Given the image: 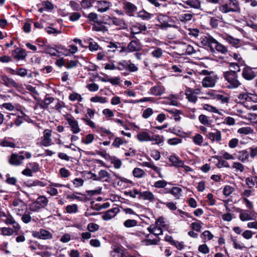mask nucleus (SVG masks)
Returning <instances> with one entry per match:
<instances>
[{"instance_id": "obj_5", "label": "nucleus", "mask_w": 257, "mask_h": 257, "mask_svg": "<svg viewBox=\"0 0 257 257\" xmlns=\"http://www.w3.org/2000/svg\"><path fill=\"white\" fill-rule=\"evenodd\" d=\"M241 76L244 79L250 81L253 80L256 76V73L253 70L252 68L246 66L242 70Z\"/></svg>"}, {"instance_id": "obj_13", "label": "nucleus", "mask_w": 257, "mask_h": 257, "mask_svg": "<svg viewBox=\"0 0 257 257\" xmlns=\"http://www.w3.org/2000/svg\"><path fill=\"white\" fill-rule=\"evenodd\" d=\"M98 7V12L100 13H104L109 10L111 6L110 3L105 1H98L97 2Z\"/></svg>"}, {"instance_id": "obj_40", "label": "nucleus", "mask_w": 257, "mask_h": 257, "mask_svg": "<svg viewBox=\"0 0 257 257\" xmlns=\"http://www.w3.org/2000/svg\"><path fill=\"white\" fill-rule=\"evenodd\" d=\"M84 15L89 20V21L99 24L98 15L95 13H90L87 16Z\"/></svg>"}, {"instance_id": "obj_42", "label": "nucleus", "mask_w": 257, "mask_h": 257, "mask_svg": "<svg viewBox=\"0 0 257 257\" xmlns=\"http://www.w3.org/2000/svg\"><path fill=\"white\" fill-rule=\"evenodd\" d=\"M193 17L191 14H182L179 16V19L182 22H187L190 21Z\"/></svg>"}, {"instance_id": "obj_21", "label": "nucleus", "mask_w": 257, "mask_h": 257, "mask_svg": "<svg viewBox=\"0 0 257 257\" xmlns=\"http://www.w3.org/2000/svg\"><path fill=\"white\" fill-rule=\"evenodd\" d=\"M112 24L119 27L120 29H124L127 28V25L125 22L120 19L116 17L109 18Z\"/></svg>"}, {"instance_id": "obj_31", "label": "nucleus", "mask_w": 257, "mask_h": 257, "mask_svg": "<svg viewBox=\"0 0 257 257\" xmlns=\"http://www.w3.org/2000/svg\"><path fill=\"white\" fill-rule=\"evenodd\" d=\"M199 121L203 124L205 125H210L211 124L212 121L209 117L204 114H201L198 117Z\"/></svg>"}, {"instance_id": "obj_15", "label": "nucleus", "mask_w": 257, "mask_h": 257, "mask_svg": "<svg viewBox=\"0 0 257 257\" xmlns=\"http://www.w3.org/2000/svg\"><path fill=\"white\" fill-rule=\"evenodd\" d=\"M119 209L117 207L111 208L106 211L102 216V219L104 220H108L114 217L119 212Z\"/></svg>"}, {"instance_id": "obj_2", "label": "nucleus", "mask_w": 257, "mask_h": 257, "mask_svg": "<svg viewBox=\"0 0 257 257\" xmlns=\"http://www.w3.org/2000/svg\"><path fill=\"white\" fill-rule=\"evenodd\" d=\"M223 76L227 82V87L234 89L238 87L241 83L238 79V75L235 71H226L223 72Z\"/></svg>"}, {"instance_id": "obj_39", "label": "nucleus", "mask_w": 257, "mask_h": 257, "mask_svg": "<svg viewBox=\"0 0 257 257\" xmlns=\"http://www.w3.org/2000/svg\"><path fill=\"white\" fill-rule=\"evenodd\" d=\"M237 133L242 135H248L253 133V130L250 127H242L237 130Z\"/></svg>"}, {"instance_id": "obj_44", "label": "nucleus", "mask_w": 257, "mask_h": 257, "mask_svg": "<svg viewBox=\"0 0 257 257\" xmlns=\"http://www.w3.org/2000/svg\"><path fill=\"white\" fill-rule=\"evenodd\" d=\"M69 99L70 100L72 101L77 100L79 102H81L82 100V97H81V96L76 92H73L70 94L69 96Z\"/></svg>"}, {"instance_id": "obj_3", "label": "nucleus", "mask_w": 257, "mask_h": 257, "mask_svg": "<svg viewBox=\"0 0 257 257\" xmlns=\"http://www.w3.org/2000/svg\"><path fill=\"white\" fill-rule=\"evenodd\" d=\"M219 11L222 14L229 13H236L239 14L241 12L240 8L238 2H228L221 5L219 8Z\"/></svg>"}, {"instance_id": "obj_56", "label": "nucleus", "mask_w": 257, "mask_h": 257, "mask_svg": "<svg viewBox=\"0 0 257 257\" xmlns=\"http://www.w3.org/2000/svg\"><path fill=\"white\" fill-rule=\"evenodd\" d=\"M218 92L214 90H209L206 93V96L203 97L206 99H215Z\"/></svg>"}, {"instance_id": "obj_57", "label": "nucleus", "mask_w": 257, "mask_h": 257, "mask_svg": "<svg viewBox=\"0 0 257 257\" xmlns=\"http://www.w3.org/2000/svg\"><path fill=\"white\" fill-rule=\"evenodd\" d=\"M232 168L233 169H235L236 171H239L240 172H243L244 169V166L239 162H234L233 163Z\"/></svg>"}, {"instance_id": "obj_61", "label": "nucleus", "mask_w": 257, "mask_h": 257, "mask_svg": "<svg viewBox=\"0 0 257 257\" xmlns=\"http://www.w3.org/2000/svg\"><path fill=\"white\" fill-rule=\"evenodd\" d=\"M81 17V14L78 12L72 13L70 14L69 20L72 22L78 20Z\"/></svg>"}, {"instance_id": "obj_35", "label": "nucleus", "mask_w": 257, "mask_h": 257, "mask_svg": "<svg viewBox=\"0 0 257 257\" xmlns=\"http://www.w3.org/2000/svg\"><path fill=\"white\" fill-rule=\"evenodd\" d=\"M224 39L229 44H231L235 47H237L240 43L239 39L234 38L232 36L229 35L226 36L224 38Z\"/></svg>"}, {"instance_id": "obj_50", "label": "nucleus", "mask_w": 257, "mask_h": 257, "mask_svg": "<svg viewBox=\"0 0 257 257\" xmlns=\"http://www.w3.org/2000/svg\"><path fill=\"white\" fill-rule=\"evenodd\" d=\"M234 189L232 187L229 185H226L223 188V193L225 196H228L234 191Z\"/></svg>"}, {"instance_id": "obj_59", "label": "nucleus", "mask_w": 257, "mask_h": 257, "mask_svg": "<svg viewBox=\"0 0 257 257\" xmlns=\"http://www.w3.org/2000/svg\"><path fill=\"white\" fill-rule=\"evenodd\" d=\"M182 140L178 138H174L169 139L167 141V143L170 145H176L182 143Z\"/></svg>"}, {"instance_id": "obj_1", "label": "nucleus", "mask_w": 257, "mask_h": 257, "mask_svg": "<svg viewBox=\"0 0 257 257\" xmlns=\"http://www.w3.org/2000/svg\"><path fill=\"white\" fill-rule=\"evenodd\" d=\"M148 230L152 234L146 236V245L158 244L160 240L158 235L162 234V228L156 225H151Z\"/></svg>"}, {"instance_id": "obj_16", "label": "nucleus", "mask_w": 257, "mask_h": 257, "mask_svg": "<svg viewBox=\"0 0 257 257\" xmlns=\"http://www.w3.org/2000/svg\"><path fill=\"white\" fill-rule=\"evenodd\" d=\"M215 41L211 36H205L201 38V44L204 46H207L210 48V50L213 49V44Z\"/></svg>"}, {"instance_id": "obj_9", "label": "nucleus", "mask_w": 257, "mask_h": 257, "mask_svg": "<svg viewBox=\"0 0 257 257\" xmlns=\"http://www.w3.org/2000/svg\"><path fill=\"white\" fill-rule=\"evenodd\" d=\"M140 46L135 41H131L127 47H123L121 50H118L119 53L130 52L139 50Z\"/></svg>"}, {"instance_id": "obj_23", "label": "nucleus", "mask_w": 257, "mask_h": 257, "mask_svg": "<svg viewBox=\"0 0 257 257\" xmlns=\"http://www.w3.org/2000/svg\"><path fill=\"white\" fill-rule=\"evenodd\" d=\"M249 152L243 150L238 152L237 155L238 159L242 163H246L249 161Z\"/></svg>"}, {"instance_id": "obj_60", "label": "nucleus", "mask_w": 257, "mask_h": 257, "mask_svg": "<svg viewBox=\"0 0 257 257\" xmlns=\"http://www.w3.org/2000/svg\"><path fill=\"white\" fill-rule=\"evenodd\" d=\"M105 27L102 25H101V23L99 21V24L97 25H94L92 26V29L93 31L100 32L104 31L105 30Z\"/></svg>"}, {"instance_id": "obj_18", "label": "nucleus", "mask_w": 257, "mask_h": 257, "mask_svg": "<svg viewBox=\"0 0 257 257\" xmlns=\"http://www.w3.org/2000/svg\"><path fill=\"white\" fill-rule=\"evenodd\" d=\"M230 96L227 94L222 92H218L215 99L222 104H227L230 100Z\"/></svg>"}, {"instance_id": "obj_6", "label": "nucleus", "mask_w": 257, "mask_h": 257, "mask_svg": "<svg viewBox=\"0 0 257 257\" xmlns=\"http://www.w3.org/2000/svg\"><path fill=\"white\" fill-rule=\"evenodd\" d=\"M217 77L215 75H211L205 76L202 80V86L204 87H213L215 86Z\"/></svg>"}, {"instance_id": "obj_26", "label": "nucleus", "mask_w": 257, "mask_h": 257, "mask_svg": "<svg viewBox=\"0 0 257 257\" xmlns=\"http://www.w3.org/2000/svg\"><path fill=\"white\" fill-rule=\"evenodd\" d=\"M146 167H149L153 169L155 171L157 174H158L159 177L161 178H163L164 177L163 175L161 174L160 170L161 169L156 166L154 165V163L152 162H146Z\"/></svg>"}, {"instance_id": "obj_54", "label": "nucleus", "mask_w": 257, "mask_h": 257, "mask_svg": "<svg viewBox=\"0 0 257 257\" xmlns=\"http://www.w3.org/2000/svg\"><path fill=\"white\" fill-rule=\"evenodd\" d=\"M123 224L126 227H132L137 225V221L134 219H127L124 222Z\"/></svg>"}, {"instance_id": "obj_20", "label": "nucleus", "mask_w": 257, "mask_h": 257, "mask_svg": "<svg viewBox=\"0 0 257 257\" xmlns=\"http://www.w3.org/2000/svg\"><path fill=\"white\" fill-rule=\"evenodd\" d=\"M214 48L216 49L217 51L223 54H225L228 51L227 49L225 46L219 43L215 39L213 44V49H211V51L214 52Z\"/></svg>"}, {"instance_id": "obj_27", "label": "nucleus", "mask_w": 257, "mask_h": 257, "mask_svg": "<svg viewBox=\"0 0 257 257\" xmlns=\"http://www.w3.org/2000/svg\"><path fill=\"white\" fill-rule=\"evenodd\" d=\"M54 98L52 97H45L43 101L40 104V107L43 109H46L48 107L50 104L52 103Z\"/></svg>"}, {"instance_id": "obj_10", "label": "nucleus", "mask_w": 257, "mask_h": 257, "mask_svg": "<svg viewBox=\"0 0 257 257\" xmlns=\"http://www.w3.org/2000/svg\"><path fill=\"white\" fill-rule=\"evenodd\" d=\"M24 159V156L12 154L9 159V163L12 165L19 166L23 164Z\"/></svg>"}, {"instance_id": "obj_7", "label": "nucleus", "mask_w": 257, "mask_h": 257, "mask_svg": "<svg viewBox=\"0 0 257 257\" xmlns=\"http://www.w3.org/2000/svg\"><path fill=\"white\" fill-rule=\"evenodd\" d=\"M33 234L34 237L42 239H49L53 237V235L51 233L44 229H41L38 231H35Z\"/></svg>"}, {"instance_id": "obj_62", "label": "nucleus", "mask_w": 257, "mask_h": 257, "mask_svg": "<svg viewBox=\"0 0 257 257\" xmlns=\"http://www.w3.org/2000/svg\"><path fill=\"white\" fill-rule=\"evenodd\" d=\"M198 250L203 254H207L209 253L210 250L206 244H203L199 246Z\"/></svg>"}, {"instance_id": "obj_63", "label": "nucleus", "mask_w": 257, "mask_h": 257, "mask_svg": "<svg viewBox=\"0 0 257 257\" xmlns=\"http://www.w3.org/2000/svg\"><path fill=\"white\" fill-rule=\"evenodd\" d=\"M128 61L126 60H124L122 62H120L118 63L117 66H116L117 69L119 70H127V66Z\"/></svg>"}, {"instance_id": "obj_4", "label": "nucleus", "mask_w": 257, "mask_h": 257, "mask_svg": "<svg viewBox=\"0 0 257 257\" xmlns=\"http://www.w3.org/2000/svg\"><path fill=\"white\" fill-rule=\"evenodd\" d=\"M13 206L15 207L14 210L18 215L21 216L23 214L24 211L27 209L26 204L22 200L20 199H15L13 202Z\"/></svg>"}, {"instance_id": "obj_29", "label": "nucleus", "mask_w": 257, "mask_h": 257, "mask_svg": "<svg viewBox=\"0 0 257 257\" xmlns=\"http://www.w3.org/2000/svg\"><path fill=\"white\" fill-rule=\"evenodd\" d=\"M36 203L39 205L40 207L44 208L48 203V200L45 196H40L36 200Z\"/></svg>"}, {"instance_id": "obj_64", "label": "nucleus", "mask_w": 257, "mask_h": 257, "mask_svg": "<svg viewBox=\"0 0 257 257\" xmlns=\"http://www.w3.org/2000/svg\"><path fill=\"white\" fill-rule=\"evenodd\" d=\"M98 228V225L95 223H90L87 225V229L89 231V232H93L97 230Z\"/></svg>"}, {"instance_id": "obj_17", "label": "nucleus", "mask_w": 257, "mask_h": 257, "mask_svg": "<svg viewBox=\"0 0 257 257\" xmlns=\"http://www.w3.org/2000/svg\"><path fill=\"white\" fill-rule=\"evenodd\" d=\"M207 136L212 142L217 143L220 142L222 139L221 132L218 130H216L215 132H209Z\"/></svg>"}, {"instance_id": "obj_32", "label": "nucleus", "mask_w": 257, "mask_h": 257, "mask_svg": "<svg viewBox=\"0 0 257 257\" xmlns=\"http://www.w3.org/2000/svg\"><path fill=\"white\" fill-rule=\"evenodd\" d=\"M182 190L178 187H173L170 191V193L176 199H179L182 195Z\"/></svg>"}, {"instance_id": "obj_8", "label": "nucleus", "mask_w": 257, "mask_h": 257, "mask_svg": "<svg viewBox=\"0 0 257 257\" xmlns=\"http://www.w3.org/2000/svg\"><path fill=\"white\" fill-rule=\"evenodd\" d=\"M66 119L71 127V131L74 134H77L81 131L78 122L72 116H67Z\"/></svg>"}, {"instance_id": "obj_58", "label": "nucleus", "mask_w": 257, "mask_h": 257, "mask_svg": "<svg viewBox=\"0 0 257 257\" xmlns=\"http://www.w3.org/2000/svg\"><path fill=\"white\" fill-rule=\"evenodd\" d=\"M106 177H108L109 179L110 178L109 173L106 170H101L98 172V178L99 181H101L103 179Z\"/></svg>"}, {"instance_id": "obj_19", "label": "nucleus", "mask_w": 257, "mask_h": 257, "mask_svg": "<svg viewBox=\"0 0 257 257\" xmlns=\"http://www.w3.org/2000/svg\"><path fill=\"white\" fill-rule=\"evenodd\" d=\"M3 83L8 87L13 86L15 88H17L19 86L18 83L12 78H9L6 75L1 76Z\"/></svg>"}, {"instance_id": "obj_47", "label": "nucleus", "mask_w": 257, "mask_h": 257, "mask_svg": "<svg viewBox=\"0 0 257 257\" xmlns=\"http://www.w3.org/2000/svg\"><path fill=\"white\" fill-rule=\"evenodd\" d=\"M1 234L3 235H11L14 231V230L10 227H2L1 228Z\"/></svg>"}, {"instance_id": "obj_53", "label": "nucleus", "mask_w": 257, "mask_h": 257, "mask_svg": "<svg viewBox=\"0 0 257 257\" xmlns=\"http://www.w3.org/2000/svg\"><path fill=\"white\" fill-rule=\"evenodd\" d=\"M21 219L25 223H29L32 220L30 213H27L25 211L24 214L22 215Z\"/></svg>"}, {"instance_id": "obj_45", "label": "nucleus", "mask_w": 257, "mask_h": 257, "mask_svg": "<svg viewBox=\"0 0 257 257\" xmlns=\"http://www.w3.org/2000/svg\"><path fill=\"white\" fill-rule=\"evenodd\" d=\"M66 210L68 213H76L78 211V206L75 204L68 205L66 207Z\"/></svg>"}, {"instance_id": "obj_52", "label": "nucleus", "mask_w": 257, "mask_h": 257, "mask_svg": "<svg viewBox=\"0 0 257 257\" xmlns=\"http://www.w3.org/2000/svg\"><path fill=\"white\" fill-rule=\"evenodd\" d=\"M0 146L3 147L14 148L15 144L11 142H9L6 139H4L0 142Z\"/></svg>"}, {"instance_id": "obj_24", "label": "nucleus", "mask_w": 257, "mask_h": 257, "mask_svg": "<svg viewBox=\"0 0 257 257\" xmlns=\"http://www.w3.org/2000/svg\"><path fill=\"white\" fill-rule=\"evenodd\" d=\"M151 141L154 142L155 144H160L163 143V140L159 135H150L146 133V141Z\"/></svg>"}, {"instance_id": "obj_41", "label": "nucleus", "mask_w": 257, "mask_h": 257, "mask_svg": "<svg viewBox=\"0 0 257 257\" xmlns=\"http://www.w3.org/2000/svg\"><path fill=\"white\" fill-rule=\"evenodd\" d=\"M156 225L161 228H167L168 226L167 222L165 221V219L162 217H159L158 219L156 221Z\"/></svg>"}, {"instance_id": "obj_14", "label": "nucleus", "mask_w": 257, "mask_h": 257, "mask_svg": "<svg viewBox=\"0 0 257 257\" xmlns=\"http://www.w3.org/2000/svg\"><path fill=\"white\" fill-rule=\"evenodd\" d=\"M14 58L20 60L24 59L27 56V53L24 49L20 48H17L12 52Z\"/></svg>"}, {"instance_id": "obj_11", "label": "nucleus", "mask_w": 257, "mask_h": 257, "mask_svg": "<svg viewBox=\"0 0 257 257\" xmlns=\"http://www.w3.org/2000/svg\"><path fill=\"white\" fill-rule=\"evenodd\" d=\"M183 3V7L185 9L192 8L198 10L201 8V3L199 0H187Z\"/></svg>"}, {"instance_id": "obj_49", "label": "nucleus", "mask_w": 257, "mask_h": 257, "mask_svg": "<svg viewBox=\"0 0 257 257\" xmlns=\"http://www.w3.org/2000/svg\"><path fill=\"white\" fill-rule=\"evenodd\" d=\"M94 139V135L92 134H89L86 135L85 140H82V143L88 145L91 144Z\"/></svg>"}, {"instance_id": "obj_51", "label": "nucleus", "mask_w": 257, "mask_h": 257, "mask_svg": "<svg viewBox=\"0 0 257 257\" xmlns=\"http://www.w3.org/2000/svg\"><path fill=\"white\" fill-rule=\"evenodd\" d=\"M27 167L31 168L32 172H37L39 170V165L38 163L33 162V163H29L27 164Z\"/></svg>"}, {"instance_id": "obj_22", "label": "nucleus", "mask_w": 257, "mask_h": 257, "mask_svg": "<svg viewBox=\"0 0 257 257\" xmlns=\"http://www.w3.org/2000/svg\"><path fill=\"white\" fill-rule=\"evenodd\" d=\"M164 87L160 85H156L150 89L149 93L155 96H160L164 92Z\"/></svg>"}, {"instance_id": "obj_55", "label": "nucleus", "mask_w": 257, "mask_h": 257, "mask_svg": "<svg viewBox=\"0 0 257 257\" xmlns=\"http://www.w3.org/2000/svg\"><path fill=\"white\" fill-rule=\"evenodd\" d=\"M110 254L112 257H122L121 250L119 247H115L111 251Z\"/></svg>"}, {"instance_id": "obj_38", "label": "nucleus", "mask_w": 257, "mask_h": 257, "mask_svg": "<svg viewBox=\"0 0 257 257\" xmlns=\"http://www.w3.org/2000/svg\"><path fill=\"white\" fill-rule=\"evenodd\" d=\"M124 9L130 15L136 11V7L134 5L129 2H126L124 4Z\"/></svg>"}, {"instance_id": "obj_12", "label": "nucleus", "mask_w": 257, "mask_h": 257, "mask_svg": "<svg viewBox=\"0 0 257 257\" xmlns=\"http://www.w3.org/2000/svg\"><path fill=\"white\" fill-rule=\"evenodd\" d=\"M51 131L47 129L43 132V137L42 140V144L45 147H48L51 145L52 140L51 139Z\"/></svg>"}, {"instance_id": "obj_37", "label": "nucleus", "mask_w": 257, "mask_h": 257, "mask_svg": "<svg viewBox=\"0 0 257 257\" xmlns=\"http://www.w3.org/2000/svg\"><path fill=\"white\" fill-rule=\"evenodd\" d=\"M231 241L233 242V247L235 249L242 250L245 248L244 244L238 241L236 237H232Z\"/></svg>"}, {"instance_id": "obj_46", "label": "nucleus", "mask_w": 257, "mask_h": 257, "mask_svg": "<svg viewBox=\"0 0 257 257\" xmlns=\"http://www.w3.org/2000/svg\"><path fill=\"white\" fill-rule=\"evenodd\" d=\"M202 224V223L200 221L197 220L196 222H192L191 224V227L193 230L197 232H200Z\"/></svg>"}, {"instance_id": "obj_33", "label": "nucleus", "mask_w": 257, "mask_h": 257, "mask_svg": "<svg viewBox=\"0 0 257 257\" xmlns=\"http://www.w3.org/2000/svg\"><path fill=\"white\" fill-rule=\"evenodd\" d=\"M44 52L56 56L57 52H59V51L48 45H45L44 46Z\"/></svg>"}, {"instance_id": "obj_34", "label": "nucleus", "mask_w": 257, "mask_h": 257, "mask_svg": "<svg viewBox=\"0 0 257 257\" xmlns=\"http://www.w3.org/2000/svg\"><path fill=\"white\" fill-rule=\"evenodd\" d=\"M239 218L242 221L251 220V216L247 210L242 211L239 214Z\"/></svg>"}, {"instance_id": "obj_25", "label": "nucleus", "mask_w": 257, "mask_h": 257, "mask_svg": "<svg viewBox=\"0 0 257 257\" xmlns=\"http://www.w3.org/2000/svg\"><path fill=\"white\" fill-rule=\"evenodd\" d=\"M185 94L189 102L193 103H195L196 102L197 97L196 95L192 92L191 88H187L185 91Z\"/></svg>"}, {"instance_id": "obj_30", "label": "nucleus", "mask_w": 257, "mask_h": 257, "mask_svg": "<svg viewBox=\"0 0 257 257\" xmlns=\"http://www.w3.org/2000/svg\"><path fill=\"white\" fill-rule=\"evenodd\" d=\"M240 116L243 118L248 119L251 123H257V114L255 113H248L247 115H242Z\"/></svg>"}, {"instance_id": "obj_28", "label": "nucleus", "mask_w": 257, "mask_h": 257, "mask_svg": "<svg viewBox=\"0 0 257 257\" xmlns=\"http://www.w3.org/2000/svg\"><path fill=\"white\" fill-rule=\"evenodd\" d=\"M169 161L172 163L174 166L178 167H183L184 162L181 160H180L179 158L175 156H171L169 157Z\"/></svg>"}, {"instance_id": "obj_43", "label": "nucleus", "mask_w": 257, "mask_h": 257, "mask_svg": "<svg viewBox=\"0 0 257 257\" xmlns=\"http://www.w3.org/2000/svg\"><path fill=\"white\" fill-rule=\"evenodd\" d=\"M162 54L163 51L160 48H155L151 51V55L156 58H160L162 56Z\"/></svg>"}, {"instance_id": "obj_36", "label": "nucleus", "mask_w": 257, "mask_h": 257, "mask_svg": "<svg viewBox=\"0 0 257 257\" xmlns=\"http://www.w3.org/2000/svg\"><path fill=\"white\" fill-rule=\"evenodd\" d=\"M192 140L196 145L201 146L203 142V138L200 134H197L192 138Z\"/></svg>"}, {"instance_id": "obj_48", "label": "nucleus", "mask_w": 257, "mask_h": 257, "mask_svg": "<svg viewBox=\"0 0 257 257\" xmlns=\"http://www.w3.org/2000/svg\"><path fill=\"white\" fill-rule=\"evenodd\" d=\"M90 101L93 102H100L101 103H104L107 102V99L106 97L96 96L91 97Z\"/></svg>"}]
</instances>
